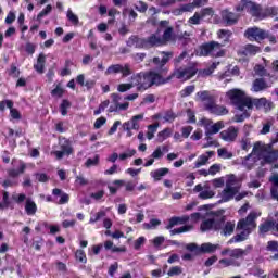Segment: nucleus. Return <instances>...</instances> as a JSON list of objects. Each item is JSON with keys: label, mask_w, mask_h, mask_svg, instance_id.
I'll return each mask as SVG.
<instances>
[{"label": "nucleus", "mask_w": 278, "mask_h": 278, "mask_svg": "<svg viewBox=\"0 0 278 278\" xmlns=\"http://www.w3.org/2000/svg\"><path fill=\"white\" fill-rule=\"evenodd\" d=\"M61 151H63L65 155H71V153H73V148L67 140H64V142L61 141Z\"/></svg>", "instance_id": "56"}, {"label": "nucleus", "mask_w": 278, "mask_h": 278, "mask_svg": "<svg viewBox=\"0 0 278 278\" xmlns=\"http://www.w3.org/2000/svg\"><path fill=\"white\" fill-rule=\"evenodd\" d=\"M160 225H162V222L157 218H152L150 219V223H144L143 224V229H157V227H160Z\"/></svg>", "instance_id": "43"}, {"label": "nucleus", "mask_w": 278, "mask_h": 278, "mask_svg": "<svg viewBox=\"0 0 278 278\" xmlns=\"http://www.w3.org/2000/svg\"><path fill=\"white\" fill-rule=\"evenodd\" d=\"M66 17L70 21V23H72V25H79V16L73 13V10H67Z\"/></svg>", "instance_id": "48"}, {"label": "nucleus", "mask_w": 278, "mask_h": 278, "mask_svg": "<svg viewBox=\"0 0 278 278\" xmlns=\"http://www.w3.org/2000/svg\"><path fill=\"white\" fill-rule=\"evenodd\" d=\"M245 38L251 42H260V40L266 39V30L258 28L256 26L248 28L244 33Z\"/></svg>", "instance_id": "10"}, {"label": "nucleus", "mask_w": 278, "mask_h": 278, "mask_svg": "<svg viewBox=\"0 0 278 278\" xmlns=\"http://www.w3.org/2000/svg\"><path fill=\"white\" fill-rule=\"evenodd\" d=\"M202 125L205 128V136H214V134H218L220 129L225 127V123L217 122L212 125V121L210 119H202Z\"/></svg>", "instance_id": "12"}, {"label": "nucleus", "mask_w": 278, "mask_h": 278, "mask_svg": "<svg viewBox=\"0 0 278 278\" xmlns=\"http://www.w3.org/2000/svg\"><path fill=\"white\" fill-rule=\"evenodd\" d=\"M226 188L237 192L238 194V192H240V188H242V181L233 174L228 175L226 180Z\"/></svg>", "instance_id": "16"}, {"label": "nucleus", "mask_w": 278, "mask_h": 278, "mask_svg": "<svg viewBox=\"0 0 278 278\" xmlns=\"http://www.w3.org/2000/svg\"><path fill=\"white\" fill-rule=\"evenodd\" d=\"M258 147L255 143L252 150V153L249 154L242 162L243 166H245V168H248V170H251V168H253V166H255L256 162H260V160H262L260 157V152H258Z\"/></svg>", "instance_id": "13"}, {"label": "nucleus", "mask_w": 278, "mask_h": 278, "mask_svg": "<svg viewBox=\"0 0 278 278\" xmlns=\"http://www.w3.org/2000/svg\"><path fill=\"white\" fill-rule=\"evenodd\" d=\"M164 153H168V146L157 147L151 154V157H153V160H162L164 157Z\"/></svg>", "instance_id": "35"}, {"label": "nucleus", "mask_w": 278, "mask_h": 278, "mask_svg": "<svg viewBox=\"0 0 278 278\" xmlns=\"http://www.w3.org/2000/svg\"><path fill=\"white\" fill-rule=\"evenodd\" d=\"M204 219L200 226L201 231H210L214 229L216 231V225L218 224V220H220V217L216 216L214 212L208 211L206 212Z\"/></svg>", "instance_id": "9"}, {"label": "nucleus", "mask_w": 278, "mask_h": 278, "mask_svg": "<svg viewBox=\"0 0 278 278\" xmlns=\"http://www.w3.org/2000/svg\"><path fill=\"white\" fill-rule=\"evenodd\" d=\"M144 220V213H137L135 217L129 218V223L136 225V223H142Z\"/></svg>", "instance_id": "60"}, {"label": "nucleus", "mask_w": 278, "mask_h": 278, "mask_svg": "<svg viewBox=\"0 0 278 278\" xmlns=\"http://www.w3.org/2000/svg\"><path fill=\"white\" fill-rule=\"evenodd\" d=\"M274 220L265 222L258 226V233L264 236V233H268V231L273 232Z\"/></svg>", "instance_id": "36"}, {"label": "nucleus", "mask_w": 278, "mask_h": 278, "mask_svg": "<svg viewBox=\"0 0 278 278\" xmlns=\"http://www.w3.org/2000/svg\"><path fill=\"white\" fill-rule=\"evenodd\" d=\"M161 45H164L162 41V36H160V30L155 34H152L150 37L146 38V46L147 49L151 47H161Z\"/></svg>", "instance_id": "20"}, {"label": "nucleus", "mask_w": 278, "mask_h": 278, "mask_svg": "<svg viewBox=\"0 0 278 278\" xmlns=\"http://www.w3.org/2000/svg\"><path fill=\"white\" fill-rule=\"evenodd\" d=\"M135 86L138 90H148L151 86H162V84H168L170 77L164 78L162 74L150 71L148 73H139L131 77Z\"/></svg>", "instance_id": "2"}, {"label": "nucleus", "mask_w": 278, "mask_h": 278, "mask_svg": "<svg viewBox=\"0 0 278 278\" xmlns=\"http://www.w3.org/2000/svg\"><path fill=\"white\" fill-rule=\"evenodd\" d=\"M238 131L239 129L237 127L230 126L226 130H223L219 136L225 142H236V138H238Z\"/></svg>", "instance_id": "15"}, {"label": "nucleus", "mask_w": 278, "mask_h": 278, "mask_svg": "<svg viewBox=\"0 0 278 278\" xmlns=\"http://www.w3.org/2000/svg\"><path fill=\"white\" fill-rule=\"evenodd\" d=\"M218 249V244L203 243L200 247V253H214Z\"/></svg>", "instance_id": "38"}, {"label": "nucleus", "mask_w": 278, "mask_h": 278, "mask_svg": "<svg viewBox=\"0 0 278 278\" xmlns=\"http://www.w3.org/2000/svg\"><path fill=\"white\" fill-rule=\"evenodd\" d=\"M188 60H190V56H188V52L184 51L179 56L174 59L175 68L181 67V64L188 62Z\"/></svg>", "instance_id": "37"}, {"label": "nucleus", "mask_w": 278, "mask_h": 278, "mask_svg": "<svg viewBox=\"0 0 278 278\" xmlns=\"http://www.w3.org/2000/svg\"><path fill=\"white\" fill-rule=\"evenodd\" d=\"M161 55H163L161 60V73H168V68L164 67L168 62L170 61V58H173V52H161Z\"/></svg>", "instance_id": "34"}, {"label": "nucleus", "mask_w": 278, "mask_h": 278, "mask_svg": "<svg viewBox=\"0 0 278 278\" xmlns=\"http://www.w3.org/2000/svg\"><path fill=\"white\" fill-rule=\"evenodd\" d=\"M101 218H105V211H99L94 216L90 217L89 223H98Z\"/></svg>", "instance_id": "61"}, {"label": "nucleus", "mask_w": 278, "mask_h": 278, "mask_svg": "<svg viewBox=\"0 0 278 278\" xmlns=\"http://www.w3.org/2000/svg\"><path fill=\"white\" fill-rule=\"evenodd\" d=\"M192 92H194V85L187 86L180 91V97L182 98L190 97Z\"/></svg>", "instance_id": "58"}, {"label": "nucleus", "mask_w": 278, "mask_h": 278, "mask_svg": "<svg viewBox=\"0 0 278 278\" xmlns=\"http://www.w3.org/2000/svg\"><path fill=\"white\" fill-rule=\"evenodd\" d=\"M263 14H265V18L268 16H277L278 8L277 7L265 8L263 11Z\"/></svg>", "instance_id": "54"}, {"label": "nucleus", "mask_w": 278, "mask_h": 278, "mask_svg": "<svg viewBox=\"0 0 278 278\" xmlns=\"http://www.w3.org/2000/svg\"><path fill=\"white\" fill-rule=\"evenodd\" d=\"M123 71L122 64H114L108 67L105 75H116Z\"/></svg>", "instance_id": "46"}, {"label": "nucleus", "mask_w": 278, "mask_h": 278, "mask_svg": "<svg viewBox=\"0 0 278 278\" xmlns=\"http://www.w3.org/2000/svg\"><path fill=\"white\" fill-rule=\"evenodd\" d=\"M127 47H135L136 49H147V38L138 36H130L126 41Z\"/></svg>", "instance_id": "18"}, {"label": "nucleus", "mask_w": 278, "mask_h": 278, "mask_svg": "<svg viewBox=\"0 0 278 278\" xmlns=\"http://www.w3.org/2000/svg\"><path fill=\"white\" fill-rule=\"evenodd\" d=\"M194 2L181 4L178 10H176V14H184V12H194Z\"/></svg>", "instance_id": "40"}, {"label": "nucleus", "mask_w": 278, "mask_h": 278, "mask_svg": "<svg viewBox=\"0 0 278 278\" xmlns=\"http://www.w3.org/2000/svg\"><path fill=\"white\" fill-rule=\"evenodd\" d=\"M266 249L271 251L273 253H277L278 251V241H268Z\"/></svg>", "instance_id": "63"}, {"label": "nucleus", "mask_w": 278, "mask_h": 278, "mask_svg": "<svg viewBox=\"0 0 278 278\" xmlns=\"http://www.w3.org/2000/svg\"><path fill=\"white\" fill-rule=\"evenodd\" d=\"M253 251V245H248L245 249L242 248H226L220 252V255L223 257H229V258H222L219 260V266H223V268H227L229 266H240V262L238 260H244L249 253Z\"/></svg>", "instance_id": "3"}, {"label": "nucleus", "mask_w": 278, "mask_h": 278, "mask_svg": "<svg viewBox=\"0 0 278 278\" xmlns=\"http://www.w3.org/2000/svg\"><path fill=\"white\" fill-rule=\"evenodd\" d=\"M140 121H144V114L132 116L131 119L124 123V125H128V127L132 128L135 131H138V129H140Z\"/></svg>", "instance_id": "24"}, {"label": "nucleus", "mask_w": 278, "mask_h": 278, "mask_svg": "<svg viewBox=\"0 0 278 278\" xmlns=\"http://www.w3.org/2000/svg\"><path fill=\"white\" fill-rule=\"evenodd\" d=\"M226 97L230 99L231 103L236 105L237 110L242 113H237L233 117L235 123H243L245 118L251 116L249 112L251 110V98L247 97V93L240 89H231L226 93Z\"/></svg>", "instance_id": "1"}, {"label": "nucleus", "mask_w": 278, "mask_h": 278, "mask_svg": "<svg viewBox=\"0 0 278 278\" xmlns=\"http://www.w3.org/2000/svg\"><path fill=\"white\" fill-rule=\"evenodd\" d=\"M200 55H211V58H223L225 55V51L223 50V45L216 41H211L200 47Z\"/></svg>", "instance_id": "6"}, {"label": "nucleus", "mask_w": 278, "mask_h": 278, "mask_svg": "<svg viewBox=\"0 0 278 278\" xmlns=\"http://www.w3.org/2000/svg\"><path fill=\"white\" fill-rule=\"evenodd\" d=\"M25 212L28 216H34V214L38 212V206L36 205V202H34L31 199H26Z\"/></svg>", "instance_id": "31"}, {"label": "nucleus", "mask_w": 278, "mask_h": 278, "mask_svg": "<svg viewBox=\"0 0 278 278\" xmlns=\"http://www.w3.org/2000/svg\"><path fill=\"white\" fill-rule=\"evenodd\" d=\"M253 105L256 110H264V112H270L275 108V103L266 98L251 99V110Z\"/></svg>", "instance_id": "11"}, {"label": "nucleus", "mask_w": 278, "mask_h": 278, "mask_svg": "<svg viewBox=\"0 0 278 278\" xmlns=\"http://www.w3.org/2000/svg\"><path fill=\"white\" fill-rule=\"evenodd\" d=\"M275 220H274V226H273V235L278 238V211L275 214Z\"/></svg>", "instance_id": "64"}, {"label": "nucleus", "mask_w": 278, "mask_h": 278, "mask_svg": "<svg viewBox=\"0 0 278 278\" xmlns=\"http://www.w3.org/2000/svg\"><path fill=\"white\" fill-rule=\"evenodd\" d=\"M201 21H203L201 13L195 12L193 16L188 20V23L189 25H201Z\"/></svg>", "instance_id": "51"}, {"label": "nucleus", "mask_w": 278, "mask_h": 278, "mask_svg": "<svg viewBox=\"0 0 278 278\" xmlns=\"http://www.w3.org/2000/svg\"><path fill=\"white\" fill-rule=\"evenodd\" d=\"M217 153L219 157H223V160H231V157H233V153L227 151L225 148L218 149Z\"/></svg>", "instance_id": "52"}, {"label": "nucleus", "mask_w": 278, "mask_h": 278, "mask_svg": "<svg viewBox=\"0 0 278 278\" xmlns=\"http://www.w3.org/2000/svg\"><path fill=\"white\" fill-rule=\"evenodd\" d=\"M71 108V102L68 100H63L60 105V112L62 116H66L68 114V109Z\"/></svg>", "instance_id": "55"}, {"label": "nucleus", "mask_w": 278, "mask_h": 278, "mask_svg": "<svg viewBox=\"0 0 278 278\" xmlns=\"http://www.w3.org/2000/svg\"><path fill=\"white\" fill-rule=\"evenodd\" d=\"M249 236H251L250 231L242 230L240 233H237L231 239H229L228 244L244 242V240H249Z\"/></svg>", "instance_id": "28"}, {"label": "nucleus", "mask_w": 278, "mask_h": 278, "mask_svg": "<svg viewBox=\"0 0 278 278\" xmlns=\"http://www.w3.org/2000/svg\"><path fill=\"white\" fill-rule=\"evenodd\" d=\"M256 53H260V47L251 43L245 45L239 50V55H256Z\"/></svg>", "instance_id": "25"}, {"label": "nucleus", "mask_w": 278, "mask_h": 278, "mask_svg": "<svg viewBox=\"0 0 278 278\" xmlns=\"http://www.w3.org/2000/svg\"><path fill=\"white\" fill-rule=\"evenodd\" d=\"M53 10V7L51 4H48L38 15L37 21H40L41 18H45V16L51 14V11Z\"/></svg>", "instance_id": "57"}, {"label": "nucleus", "mask_w": 278, "mask_h": 278, "mask_svg": "<svg viewBox=\"0 0 278 278\" xmlns=\"http://www.w3.org/2000/svg\"><path fill=\"white\" fill-rule=\"evenodd\" d=\"M218 66V63H213L210 67L205 70H201L199 72V77H210L214 71H216V67Z\"/></svg>", "instance_id": "42"}, {"label": "nucleus", "mask_w": 278, "mask_h": 278, "mask_svg": "<svg viewBox=\"0 0 278 278\" xmlns=\"http://www.w3.org/2000/svg\"><path fill=\"white\" fill-rule=\"evenodd\" d=\"M159 127H160V123H155L148 126V131H147L148 140H153V138L155 137V134H157Z\"/></svg>", "instance_id": "39"}, {"label": "nucleus", "mask_w": 278, "mask_h": 278, "mask_svg": "<svg viewBox=\"0 0 278 278\" xmlns=\"http://www.w3.org/2000/svg\"><path fill=\"white\" fill-rule=\"evenodd\" d=\"M199 13L203 20V18H206V16H214V9L205 8V9H202Z\"/></svg>", "instance_id": "62"}, {"label": "nucleus", "mask_w": 278, "mask_h": 278, "mask_svg": "<svg viewBox=\"0 0 278 278\" xmlns=\"http://www.w3.org/2000/svg\"><path fill=\"white\" fill-rule=\"evenodd\" d=\"M214 194L216 193L213 190H211L210 188H205L202 192L199 193V199H212L214 198Z\"/></svg>", "instance_id": "50"}, {"label": "nucleus", "mask_w": 278, "mask_h": 278, "mask_svg": "<svg viewBox=\"0 0 278 278\" xmlns=\"http://www.w3.org/2000/svg\"><path fill=\"white\" fill-rule=\"evenodd\" d=\"M258 157L267 162V164H271V162H277L278 151H271L269 146L263 144L262 142H256Z\"/></svg>", "instance_id": "7"}, {"label": "nucleus", "mask_w": 278, "mask_h": 278, "mask_svg": "<svg viewBox=\"0 0 278 278\" xmlns=\"http://www.w3.org/2000/svg\"><path fill=\"white\" fill-rule=\"evenodd\" d=\"M27 169V165L25 164V162L23 161H18V169H8L7 173L9 175V177H12L13 179L18 177V175H23V173H25V170Z\"/></svg>", "instance_id": "26"}, {"label": "nucleus", "mask_w": 278, "mask_h": 278, "mask_svg": "<svg viewBox=\"0 0 278 278\" xmlns=\"http://www.w3.org/2000/svg\"><path fill=\"white\" fill-rule=\"evenodd\" d=\"M199 73V68L197 67V63H189L184 67H176L174 73L169 76L170 79L176 77V79H181L182 81H188V79H192L194 75Z\"/></svg>", "instance_id": "5"}, {"label": "nucleus", "mask_w": 278, "mask_h": 278, "mask_svg": "<svg viewBox=\"0 0 278 278\" xmlns=\"http://www.w3.org/2000/svg\"><path fill=\"white\" fill-rule=\"evenodd\" d=\"M47 62V56L41 53L39 54L38 59H37V63L34 65L35 71H37V73H45V63Z\"/></svg>", "instance_id": "32"}, {"label": "nucleus", "mask_w": 278, "mask_h": 278, "mask_svg": "<svg viewBox=\"0 0 278 278\" xmlns=\"http://www.w3.org/2000/svg\"><path fill=\"white\" fill-rule=\"evenodd\" d=\"M273 85L266 83L264 78H256L252 84V92H264V90H268Z\"/></svg>", "instance_id": "19"}, {"label": "nucleus", "mask_w": 278, "mask_h": 278, "mask_svg": "<svg viewBox=\"0 0 278 278\" xmlns=\"http://www.w3.org/2000/svg\"><path fill=\"white\" fill-rule=\"evenodd\" d=\"M34 176L40 184H47V181H49V176L45 173H36Z\"/></svg>", "instance_id": "59"}, {"label": "nucleus", "mask_w": 278, "mask_h": 278, "mask_svg": "<svg viewBox=\"0 0 278 278\" xmlns=\"http://www.w3.org/2000/svg\"><path fill=\"white\" fill-rule=\"evenodd\" d=\"M222 18L227 25H236V23H238V16L229 10H224L222 12Z\"/></svg>", "instance_id": "23"}, {"label": "nucleus", "mask_w": 278, "mask_h": 278, "mask_svg": "<svg viewBox=\"0 0 278 278\" xmlns=\"http://www.w3.org/2000/svg\"><path fill=\"white\" fill-rule=\"evenodd\" d=\"M231 30L222 29L218 31V38H220V40H224V42H229V38H231Z\"/></svg>", "instance_id": "53"}, {"label": "nucleus", "mask_w": 278, "mask_h": 278, "mask_svg": "<svg viewBox=\"0 0 278 278\" xmlns=\"http://www.w3.org/2000/svg\"><path fill=\"white\" fill-rule=\"evenodd\" d=\"M236 194H238L236 191L225 187V189L220 193V199H222L220 202L227 203L228 201H231V199H233Z\"/></svg>", "instance_id": "30"}, {"label": "nucleus", "mask_w": 278, "mask_h": 278, "mask_svg": "<svg viewBox=\"0 0 278 278\" xmlns=\"http://www.w3.org/2000/svg\"><path fill=\"white\" fill-rule=\"evenodd\" d=\"M175 118H177V115L172 110L163 112L164 123H174Z\"/></svg>", "instance_id": "45"}, {"label": "nucleus", "mask_w": 278, "mask_h": 278, "mask_svg": "<svg viewBox=\"0 0 278 278\" xmlns=\"http://www.w3.org/2000/svg\"><path fill=\"white\" fill-rule=\"evenodd\" d=\"M190 220L189 216L172 217L166 226V229H173L177 225H186Z\"/></svg>", "instance_id": "27"}, {"label": "nucleus", "mask_w": 278, "mask_h": 278, "mask_svg": "<svg viewBox=\"0 0 278 278\" xmlns=\"http://www.w3.org/2000/svg\"><path fill=\"white\" fill-rule=\"evenodd\" d=\"M198 101H202L203 103H213L214 96L210 93V91H200L195 94Z\"/></svg>", "instance_id": "29"}, {"label": "nucleus", "mask_w": 278, "mask_h": 278, "mask_svg": "<svg viewBox=\"0 0 278 278\" xmlns=\"http://www.w3.org/2000/svg\"><path fill=\"white\" fill-rule=\"evenodd\" d=\"M188 231H192V226L191 225H186L180 228L172 229L170 230V236H177L179 233H186Z\"/></svg>", "instance_id": "47"}, {"label": "nucleus", "mask_w": 278, "mask_h": 278, "mask_svg": "<svg viewBox=\"0 0 278 278\" xmlns=\"http://www.w3.org/2000/svg\"><path fill=\"white\" fill-rule=\"evenodd\" d=\"M161 40L163 45H166V42H170V40H173V27H167L164 30L163 36L161 37Z\"/></svg>", "instance_id": "44"}, {"label": "nucleus", "mask_w": 278, "mask_h": 278, "mask_svg": "<svg viewBox=\"0 0 278 278\" xmlns=\"http://www.w3.org/2000/svg\"><path fill=\"white\" fill-rule=\"evenodd\" d=\"M251 1L241 0L240 3L236 7L237 12H249Z\"/></svg>", "instance_id": "49"}, {"label": "nucleus", "mask_w": 278, "mask_h": 278, "mask_svg": "<svg viewBox=\"0 0 278 278\" xmlns=\"http://www.w3.org/2000/svg\"><path fill=\"white\" fill-rule=\"evenodd\" d=\"M173 135V130L170 128H165L162 131L157 134V142H164V140H167V138H170Z\"/></svg>", "instance_id": "41"}, {"label": "nucleus", "mask_w": 278, "mask_h": 278, "mask_svg": "<svg viewBox=\"0 0 278 278\" xmlns=\"http://www.w3.org/2000/svg\"><path fill=\"white\" fill-rule=\"evenodd\" d=\"M262 216V212L260 211H252L245 218H242L237 224V229L241 231H249L253 233V229L257 228V219Z\"/></svg>", "instance_id": "4"}, {"label": "nucleus", "mask_w": 278, "mask_h": 278, "mask_svg": "<svg viewBox=\"0 0 278 278\" xmlns=\"http://www.w3.org/2000/svg\"><path fill=\"white\" fill-rule=\"evenodd\" d=\"M204 105L205 110L211 112V114H215L216 116H225L229 114L227 108L216 104L215 100L211 103H205Z\"/></svg>", "instance_id": "14"}, {"label": "nucleus", "mask_w": 278, "mask_h": 278, "mask_svg": "<svg viewBox=\"0 0 278 278\" xmlns=\"http://www.w3.org/2000/svg\"><path fill=\"white\" fill-rule=\"evenodd\" d=\"M52 193L54 197H60V199L58 201L59 205H64V204L68 203V201L71 199V197H68L67 193L62 192L60 189H53Z\"/></svg>", "instance_id": "33"}, {"label": "nucleus", "mask_w": 278, "mask_h": 278, "mask_svg": "<svg viewBox=\"0 0 278 278\" xmlns=\"http://www.w3.org/2000/svg\"><path fill=\"white\" fill-rule=\"evenodd\" d=\"M216 231L220 232V236L227 238L232 236L236 231V222H226L225 216L219 217L218 224L216 225Z\"/></svg>", "instance_id": "8"}, {"label": "nucleus", "mask_w": 278, "mask_h": 278, "mask_svg": "<svg viewBox=\"0 0 278 278\" xmlns=\"http://www.w3.org/2000/svg\"><path fill=\"white\" fill-rule=\"evenodd\" d=\"M213 155H215L214 151H207L205 154H201L195 163H194V167L195 168H201V166H206V164H210V157H213Z\"/></svg>", "instance_id": "21"}, {"label": "nucleus", "mask_w": 278, "mask_h": 278, "mask_svg": "<svg viewBox=\"0 0 278 278\" xmlns=\"http://www.w3.org/2000/svg\"><path fill=\"white\" fill-rule=\"evenodd\" d=\"M170 173V169L167 167H161L150 173V177L154 179V181H162V178L166 177Z\"/></svg>", "instance_id": "22"}, {"label": "nucleus", "mask_w": 278, "mask_h": 278, "mask_svg": "<svg viewBox=\"0 0 278 278\" xmlns=\"http://www.w3.org/2000/svg\"><path fill=\"white\" fill-rule=\"evenodd\" d=\"M248 13L251 14V16H254V18H258V21H263V18H266V14L264 13V9L262 5L250 2V7H248Z\"/></svg>", "instance_id": "17"}]
</instances>
